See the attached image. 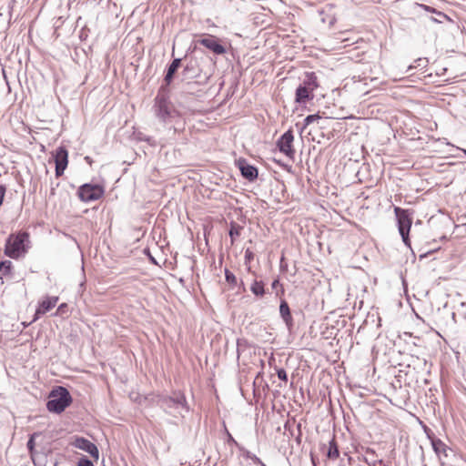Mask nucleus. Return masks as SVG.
I'll use <instances>...</instances> for the list:
<instances>
[{
    "label": "nucleus",
    "mask_w": 466,
    "mask_h": 466,
    "mask_svg": "<svg viewBox=\"0 0 466 466\" xmlns=\"http://www.w3.org/2000/svg\"><path fill=\"white\" fill-rule=\"evenodd\" d=\"M29 234L25 231L11 234L5 243V254L12 258L24 255L29 246Z\"/></svg>",
    "instance_id": "nucleus-1"
},
{
    "label": "nucleus",
    "mask_w": 466,
    "mask_h": 466,
    "mask_svg": "<svg viewBox=\"0 0 466 466\" xmlns=\"http://www.w3.org/2000/svg\"><path fill=\"white\" fill-rule=\"evenodd\" d=\"M157 404L165 412L173 416L181 414L182 410H188L186 397L182 392H175L173 396H161L157 400Z\"/></svg>",
    "instance_id": "nucleus-2"
},
{
    "label": "nucleus",
    "mask_w": 466,
    "mask_h": 466,
    "mask_svg": "<svg viewBox=\"0 0 466 466\" xmlns=\"http://www.w3.org/2000/svg\"><path fill=\"white\" fill-rule=\"evenodd\" d=\"M155 116L162 122L168 123L179 116L178 111L164 94H158L153 106Z\"/></svg>",
    "instance_id": "nucleus-3"
},
{
    "label": "nucleus",
    "mask_w": 466,
    "mask_h": 466,
    "mask_svg": "<svg viewBox=\"0 0 466 466\" xmlns=\"http://www.w3.org/2000/svg\"><path fill=\"white\" fill-rule=\"evenodd\" d=\"M72 402V397L69 391L61 386L52 390L49 394V400L46 403V408L50 412L61 413Z\"/></svg>",
    "instance_id": "nucleus-4"
},
{
    "label": "nucleus",
    "mask_w": 466,
    "mask_h": 466,
    "mask_svg": "<svg viewBox=\"0 0 466 466\" xmlns=\"http://www.w3.org/2000/svg\"><path fill=\"white\" fill-rule=\"evenodd\" d=\"M394 212L398 220V228L401 238L406 246L410 247L409 233L412 221L408 213V210L402 209L400 208H395Z\"/></svg>",
    "instance_id": "nucleus-5"
},
{
    "label": "nucleus",
    "mask_w": 466,
    "mask_h": 466,
    "mask_svg": "<svg viewBox=\"0 0 466 466\" xmlns=\"http://www.w3.org/2000/svg\"><path fill=\"white\" fill-rule=\"evenodd\" d=\"M103 194L104 189L98 185L84 184L78 189V197L84 202L97 200Z\"/></svg>",
    "instance_id": "nucleus-6"
},
{
    "label": "nucleus",
    "mask_w": 466,
    "mask_h": 466,
    "mask_svg": "<svg viewBox=\"0 0 466 466\" xmlns=\"http://www.w3.org/2000/svg\"><path fill=\"white\" fill-rule=\"evenodd\" d=\"M294 135L292 130L286 131L278 140L277 146L280 152L293 159L295 150L293 148Z\"/></svg>",
    "instance_id": "nucleus-7"
},
{
    "label": "nucleus",
    "mask_w": 466,
    "mask_h": 466,
    "mask_svg": "<svg viewBox=\"0 0 466 466\" xmlns=\"http://www.w3.org/2000/svg\"><path fill=\"white\" fill-rule=\"evenodd\" d=\"M72 445L90 454L96 461L99 458V451L96 445L83 437H76Z\"/></svg>",
    "instance_id": "nucleus-8"
},
{
    "label": "nucleus",
    "mask_w": 466,
    "mask_h": 466,
    "mask_svg": "<svg viewBox=\"0 0 466 466\" xmlns=\"http://www.w3.org/2000/svg\"><path fill=\"white\" fill-rule=\"evenodd\" d=\"M198 43L206 48L209 49L216 55H223L226 53V48L219 43V40L214 36L208 35L198 40Z\"/></svg>",
    "instance_id": "nucleus-9"
},
{
    "label": "nucleus",
    "mask_w": 466,
    "mask_h": 466,
    "mask_svg": "<svg viewBox=\"0 0 466 466\" xmlns=\"http://www.w3.org/2000/svg\"><path fill=\"white\" fill-rule=\"evenodd\" d=\"M199 60L196 57H189L183 69V76L186 79H195L201 74Z\"/></svg>",
    "instance_id": "nucleus-10"
},
{
    "label": "nucleus",
    "mask_w": 466,
    "mask_h": 466,
    "mask_svg": "<svg viewBox=\"0 0 466 466\" xmlns=\"http://www.w3.org/2000/svg\"><path fill=\"white\" fill-rule=\"evenodd\" d=\"M68 153L67 150L60 147L56 150L55 163H56V176L61 177L64 174L65 169L68 163Z\"/></svg>",
    "instance_id": "nucleus-11"
},
{
    "label": "nucleus",
    "mask_w": 466,
    "mask_h": 466,
    "mask_svg": "<svg viewBox=\"0 0 466 466\" xmlns=\"http://www.w3.org/2000/svg\"><path fill=\"white\" fill-rule=\"evenodd\" d=\"M236 166L240 170L241 175L248 181H254L258 177V172L257 167L250 165L247 159L238 158L236 160Z\"/></svg>",
    "instance_id": "nucleus-12"
},
{
    "label": "nucleus",
    "mask_w": 466,
    "mask_h": 466,
    "mask_svg": "<svg viewBox=\"0 0 466 466\" xmlns=\"http://www.w3.org/2000/svg\"><path fill=\"white\" fill-rule=\"evenodd\" d=\"M279 314L288 329H290L293 326V319L290 313L289 306L288 302L284 299L280 301Z\"/></svg>",
    "instance_id": "nucleus-13"
},
{
    "label": "nucleus",
    "mask_w": 466,
    "mask_h": 466,
    "mask_svg": "<svg viewBox=\"0 0 466 466\" xmlns=\"http://www.w3.org/2000/svg\"><path fill=\"white\" fill-rule=\"evenodd\" d=\"M312 91L303 85H299L296 89V102L299 104H305L307 101L313 99Z\"/></svg>",
    "instance_id": "nucleus-14"
},
{
    "label": "nucleus",
    "mask_w": 466,
    "mask_h": 466,
    "mask_svg": "<svg viewBox=\"0 0 466 466\" xmlns=\"http://www.w3.org/2000/svg\"><path fill=\"white\" fill-rule=\"evenodd\" d=\"M58 301V297H47L40 304L36 309L35 315L45 314L53 309Z\"/></svg>",
    "instance_id": "nucleus-15"
},
{
    "label": "nucleus",
    "mask_w": 466,
    "mask_h": 466,
    "mask_svg": "<svg viewBox=\"0 0 466 466\" xmlns=\"http://www.w3.org/2000/svg\"><path fill=\"white\" fill-rule=\"evenodd\" d=\"M180 64H181V59L180 58H175L172 61V63L169 65V66L167 68V74H166L165 78H164V80L167 83V85H169L171 83L175 73L177 72V70L180 66Z\"/></svg>",
    "instance_id": "nucleus-16"
},
{
    "label": "nucleus",
    "mask_w": 466,
    "mask_h": 466,
    "mask_svg": "<svg viewBox=\"0 0 466 466\" xmlns=\"http://www.w3.org/2000/svg\"><path fill=\"white\" fill-rule=\"evenodd\" d=\"M307 88L310 89L312 92L319 86L317 76L314 72H309L306 74V78L302 84Z\"/></svg>",
    "instance_id": "nucleus-17"
},
{
    "label": "nucleus",
    "mask_w": 466,
    "mask_h": 466,
    "mask_svg": "<svg viewBox=\"0 0 466 466\" xmlns=\"http://www.w3.org/2000/svg\"><path fill=\"white\" fill-rule=\"evenodd\" d=\"M432 448H433L435 453L440 458H441V454H443L445 457L448 456V454H447L448 447L441 440L432 441Z\"/></svg>",
    "instance_id": "nucleus-18"
},
{
    "label": "nucleus",
    "mask_w": 466,
    "mask_h": 466,
    "mask_svg": "<svg viewBox=\"0 0 466 466\" xmlns=\"http://www.w3.org/2000/svg\"><path fill=\"white\" fill-rule=\"evenodd\" d=\"M339 456V447L335 439L333 438L329 443V450L327 452V457L330 460H336Z\"/></svg>",
    "instance_id": "nucleus-19"
},
{
    "label": "nucleus",
    "mask_w": 466,
    "mask_h": 466,
    "mask_svg": "<svg viewBox=\"0 0 466 466\" xmlns=\"http://www.w3.org/2000/svg\"><path fill=\"white\" fill-rule=\"evenodd\" d=\"M251 292L256 297H262L265 294L264 284L262 281L254 280L250 286Z\"/></svg>",
    "instance_id": "nucleus-20"
},
{
    "label": "nucleus",
    "mask_w": 466,
    "mask_h": 466,
    "mask_svg": "<svg viewBox=\"0 0 466 466\" xmlns=\"http://www.w3.org/2000/svg\"><path fill=\"white\" fill-rule=\"evenodd\" d=\"M239 450L242 451L244 458L251 460L256 464L261 463V460L248 450H246L244 447H239Z\"/></svg>",
    "instance_id": "nucleus-21"
},
{
    "label": "nucleus",
    "mask_w": 466,
    "mask_h": 466,
    "mask_svg": "<svg viewBox=\"0 0 466 466\" xmlns=\"http://www.w3.org/2000/svg\"><path fill=\"white\" fill-rule=\"evenodd\" d=\"M428 66V59L423 57V58H418L414 61V65H410L408 66V69L406 72H410V70L414 69V68H418V67H420V68H425L426 66Z\"/></svg>",
    "instance_id": "nucleus-22"
},
{
    "label": "nucleus",
    "mask_w": 466,
    "mask_h": 466,
    "mask_svg": "<svg viewBox=\"0 0 466 466\" xmlns=\"http://www.w3.org/2000/svg\"><path fill=\"white\" fill-rule=\"evenodd\" d=\"M12 262L9 260H5L0 262V274L2 276H6L11 273Z\"/></svg>",
    "instance_id": "nucleus-23"
},
{
    "label": "nucleus",
    "mask_w": 466,
    "mask_h": 466,
    "mask_svg": "<svg viewBox=\"0 0 466 466\" xmlns=\"http://www.w3.org/2000/svg\"><path fill=\"white\" fill-rule=\"evenodd\" d=\"M225 278L226 281L229 284L236 285L237 284V278L236 276L229 271L228 269H225Z\"/></svg>",
    "instance_id": "nucleus-24"
},
{
    "label": "nucleus",
    "mask_w": 466,
    "mask_h": 466,
    "mask_svg": "<svg viewBox=\"0 0 466 466\" xmlns=\"http://www.w3.org/2000/svg\"><path fill=\"white\" fill-rule=\"evenodd\" d=\"M320 118H321L320 116L318 114L309 115L304 119V125H305V127H307Z\"/></svg>",
    "instance_id": "nucleus-25"
},
{
    "label": "nucleus",
    "mask_w": 466,
    "mask_h": 466,
    "mask_svg": "<svg viewBox=\"0 0 466 466\" xmlns=\"http://www.w3.org/2000/svg\"><path fill=\"white\" fill-rule=\"evenodd\" d=\"M240 234V228L236 225H232L229 229V236L231 238V242H234V239L236 237L239 236Z\"/></svg>",
    "instance_id": "nucleus-26"
},
{
    "label": "nucleus",
    "mask_w": 466,
    "mask_h": 466,
    "mask_svg": "<svg viewBox=\"0 0 466 466\" xmlns=\"http://www.w3.org/2000/svg\"><path fill=\"white\" fill-rule=\"evenodd\" d=\"M77 466H94V464L89 459L84 456L79 459Z\"/></svg>",
    "instance_id": "nucleus-27"
},
{
    "label": "nucleus",
    "mask_w": 466,
    "mask_h": 466,
    "mask_svg": "<svg viewBox=\"0 0 466 466\" xmlns=\"http://www.w3.org/2000/svg\"><path fill=\"white\" fill-rule=\"evenodd\" d=\"M277 375H278V378L280 380H283V381H287L288 380V375H287V372H286V370L284 369L277 370Z\"/></svg>",
    "instance_id": "nucleus-28"
},
{
    "label": "nucleus",
    "mask_w": 466,
    "mask_h": 466,
    "mask_svg": "<svg viewBox=\"0 0 466 466\" xmlns=\"http://www.w3.org/2000/svg\"><path fill=\"white\" fill-rule=\"evenodd\" d=\"M67 311V305L66 303H62L59 305V307L56 309V315H63Z\"/></svg>",
    "instance_id": "nucleus-29"
},
{
    "label": "nucleus",
    "mask_w": 466,
    "mask_h": 466,
    "mask_svg": "<svg viewBox=\"0 0 466 466\" xmlns=\"http://www.w3.org/2000/svg\"><path fill=\"white\" fill-rule=\"evenodd\" d=\"M227 436H228V444H234L238 449H239V447H241L228 431H227Z\"/></svg>",
    "instance_id": "nucleus-30"
},
{
    "label": "nucleus",
    "mask_w": 466,
    "mask_h": 466,
    "mask_svg": "<svg viewBox=\"0 0 466 466\" xmlns=\"http://www.w3.org/2000/svg\"><path fill=\"white\" fill-rule=\"evenodd\" d=\"M5 187L3 185H0V206L3 204V200L5 195Z\"/></svg>",
    "instance_id": "nucleus-31"
},
{
    "label": "nucleus",
    "mask_w": 466,
    "mask_h": 466,
    "mask_svg": "<svg viewBox=\"0 0 466 466\" xmlns=\"http://www.w3.org/2000/svg\"><path fill=\"white\" fill-rule=\"evenodd\" d=\"M245 258H246V260H248V261L253 258V253L249 249H247L245 251Z\"/></svg>",
    "instance_id": "nucleus-32"
},
{
    "label": "nucleus",
    "mask_w": 466,
    "mask_h": 466,
    "mask_svg": "<svg viewBox=\"0 0 466 466\" xmlns=\"http://www.w3.org/2000/svg\"><path fill=\"white\" fill-rule=\"evenodd\" d=\"M34 445H35V443H34V440H33V437H31V438L29 439V441H27V448H28L29 450H33Z\"/></svg>",
    "instance_id": "nucleus-33"
},
{
    "label": "nucleus",
    "mask_w": 466,
    "mask_h": 466,
    "mask_svg": "<svg viewBox=\"0 0 466 466\" xmlns=\"http://www.w3.org/2000/svg\"><path fill=\"white\" fill-rule=\"evenodd\" d=\"M279 285V279H275L272 284H271V287L272 289H277V287Z\"/></svg>",
    "instance_id": "nucleus-34"
},
{
    "label": "nucleus",
    "mask_w": 466,
    "mask_h": 466,
    "mask_svg": "<svg viewBox=\"0 0 466 466\" xmlns=\"http://www.w3.org/2000/svg\"><path fill=\"white\" fill-rule=\"evenodd\" d=\"M240 347H241V342H240V340L238 339V354H239Z\"/></svg>",
    "instance_id": "nucleus-35"
},
{
    "label": "nucleus",
    "mask_w": 466,
    "mask_h": 466,
    "mask_svg": "<svg viewBox=\"0 0 466 466\" xmlns=\"http://www.w3.org/2000/svg\"><path fill=\"white\" fill-rule=\"evenodd\" d=\"M257 465H259V466H267L262 461H261V463H258Z\"/></svg>",
    "instance_id": "nucleus-36"
},
{
    "label": "nucleus",
    "mask_w": 466,
    "mask_h": 466,
    "mask_svg": "<svg viewBox=\"0 0 466 466\" xmlns=\"http://www.w3.org/2000/svg\"><path fill=\"white\" fill-rule=\"evenodd\" d=\"M464 155L466 156V149H462Z\"/></svg>",
    "instance_id": "nucleus-37"
},
{
    "label": "nucleus",
    "mask_w": 466,
    "mask_h": 466,
    "mask_svg": "<svg viewBox=\"0 0 466 466\" xmlns=\"http://www.w3.org/2000/svg\"><path fill=\"white\" fill-rule=\"evenodd\" d=\"M103 466H105V465H103Z\"/></svg>",
    "instance_id": "nucleus-38"
}]
</instances>
